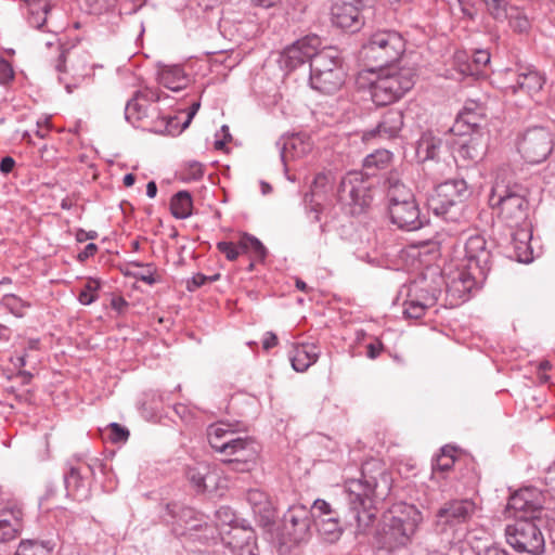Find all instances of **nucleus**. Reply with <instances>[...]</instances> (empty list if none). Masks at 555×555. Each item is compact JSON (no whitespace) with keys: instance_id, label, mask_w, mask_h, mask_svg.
Segmentation results:
<instances>
[{"instance_id":"nucleus-1","label":"nucleus","mask_w":555,"mask_h":555,"mask_svg":"<svg viewBox=\"0 0 555 555\" xmlns=\"http://www.w3.org/2000/svg\"><path fill=\"white\" fill-rule=\"evenodd\" d=\"M391 487V475L377 459H370L362 464L360 478L346 480L345 495L350 519L357 524L360 532H365L374 524L376 503L388 496Z\"/></svg>"},{"instance_id":"nucleus-2","label":"nucleus","mask_w":555,"mask_h":555,"mask_svg":"<svg viewBox=\"0 0 555 555\" xmlns=\"http://www.w3.org/2000/svg\"><path fill=\"white\" fill-rule=\"evenodd\" d=\"M466 264L454 275L449 289L464 297L486 281L492 267V245L480 233L468 235L464 243Z\"/></svg>"},{"instance_id":"nucleus-3","label":"nucleus","mask_w":555,"mask_h":555,"mask_svg":"<svg viewBox=\"0 0 555 555\" xmlns=\"http://www.w3.org/2000/svg\"><path fill=\"white\" fill-rule=\"evenodd\" d=\"M412 506H396L386 512L375 534L377 555H406V547L416 529Z\"/></svg>"},{"instance_id":"nucleus-4","label":"nucleus","mask_w":555,"mask_h":555,"mask_svg":"<svg viewBox=\"0 0 555 555\" xmlns=\"http://www.w3.org/2000/svg\"><path fill=\"white\" fill-rule=\"evenodd\" d=\"M388 198V215L392 224L404 231L421 229L426 219L421 216L414 194L399 178L390 172L385 181Z\"/></svg>"},{"instance_id":"nucleus-5","label":"nucleus","mask_w":555,"mask_h":555,"mask_svg":"<svg viewBox=\"0 0 555 555\" xmlns=\"http://www.w3.org/2000/svg\"><path fill=\"white\" fill-rule=\"evenodd\" d=\"M160 96L159 90L155 88L144 87L135 91L125 107L127 121L157 133H170V127L176 117L162 113L157 106Z\"/></svg>"},{"instance_id":"nucleus-6","label":"nucleus","mask_w":555,"mask_h":555,"mask_svg":"<svg viewBox=\"0 0 555 555\" xmlns=\"http://www.w3.org/2000/svg\"><path fill=\"white\" fill-rule=\"evenodd\" d=\"M415 69L409 66L379 67L369 83V90L373 103L377 106H386L400 100L415 83Z\"/></svg>"},{"instance_id":"nucleus-7","label":"nucleus","mask_w":555,"mask_h":555,"mask_svg":"<svg viewBox=\"0 0 555 555\" xmlns=\"http://www.w3.org/2000/svg\"><path fill=\"white\" fill-rule=\"evenodd\" d=\"M340 52L333 47L320 50L310 63V86L326 94L340 89L345 81Z\"/></svg>"},{"instance_id":"nucleus-8","label":"nucleus","mask_w":555,"mask_h":555,"mask_svg":"<svg viewBox=\"0 0 555 555\" xmlns=\"http://www.w3.org/2000/svg\"><path fill=\"white\" fill-rule=\"evenodd\" d=\"M526 190L519 184L496 181L489 196L490 205L499 210L500 218L509 227H517L527 219L529 203Z\"/></svg>"},{"instance_id":"nucleus-9","label":"nucleus","mask_w":555,"mask_h":555,"mask_svg":"<svg viewBox=\"0 0 555 555\" xmlns=\"http://www.w3.org/2000/svg\"><path fill=\"white\" fill-rule=\"evenodd\" d=\"M405 51V40L396 30L380 29L373 33L362 46V57L378 67L395 65Z\"/></svg>"},{"instance_id":"nucleus-10","label":"nucleus","mask_w":555,"mask_h":555,"mask_svg":"<svg viewBox=\"0 0 555 555\" xmlns=\"http://www.w3.org/2000/svg\"><path fill=\"white\" fill-rule=\"evenodd\" d=\"M467 185L464 180H450L439 184L428 198V208L446 221L456 222L463 217L464 195Z\"/></svg>"},{"instance_id":"nucleus-11","label":"nucleus","mask_w":555,"mask_h":555,"mask_svg":"<svg viewBox=\"0 0 555 555\" xmlns=\"http://www.w3.org/2000/svg\"><path fill=\"white\" fill-rule=\"evenodd\" d=\"M507 543L517 552L540 555L544 551V537L533 518L515 519L505 528Z\"/></svg>"},{"instance_id":"nucleus-12","label":"nucleus","mask_w":555,"mask_h":555,"mask_svg":"<svg viewBox=\"0 0 555 555\" xmlns=\"http://www.w3.org/2000/svg\"><path fill=\"white\" fill-rule=\"evenodd\" d=\"M478 509L472 499H454L444 502L436 513V529L440 532L452 530L468 522Z\"/></svg>"},{"instance_id":"nucleus-13","label":"nucleus","mask_w":555,"mask_h":555,"mask_svg":"<svg viewBox=\"0 0 555 555\" xmlns=\"http://www.w3.org/2000/svg\"><path fill=\"white\" fill-rule=\"evenodd\" d=\"M554 146L553 134L544 127L529 128L518 143V151L531 164H539L547 158Z\"/></svg>"},{"instance_id":"nucleus-14","label":"nucleus","mask_w":555,"mask_h":555,"mask_svg":"<svg viewBox=\"0 0 555 555\" xmlns=\"http://www.w3.org/2000/svg\"><path fill=\"white\" fill-rule=\"evenodd\" d=\"M320 46L321 39L317 35H309L296 40L280 53L278 60L280 67L291 73L306 62L312 63V59L320 52Z\"/></svg>"},{"instance_id":"nucleus-15","label":"nucleus","mask_w":555,"mask_h":555,"mask_svg":"<svg viewBox=\"0 0 555 555\" xmlns=\"http://www.w3.org/2000/svg\"><path fill=\"white\" fill-rule=\"evenodd\" d=\"M361 171H350L343 177L337 195L341 204L354 207L352 212H360L371 203L370 188Z\"/></svg>"},{"instance_id":"nucleus-16","label":"nucleus","mask_w":555,"mask_h":555,"mask_svg":"<svg viewBox=\"0 0 555 555\" xmlns=\"http://www.w3.org/2000/svg\"><path fill=\"white\" fill-rule=\"evenodd\" d=\"M364 0H334L331 8L332 22L339 28L358 30L364 24Z\"/></svg>"},{"instance_id":"nucleus-17","label":"nucleus","mask_w":555,"mask_h":555,"mask_svg":"<svg viewBox=\"0 0 555 555\" xmlns=\"http://www.w3.org/2000/svg\"><path fill=\"white\" fill-rule=\"evenodd\" d=\"M543 507L542 491L535 487H525L509 496L507 502L508 512H513L516 519L529 517L534 518V514Z\"/></svg>"},{"instance_id":"nucleus-18","label":"nucleus","mask_w":555,"mask_h":555,"mask_svg":"<svg viewBox=\"0 0 555 555\" xmlns=\"http://www.w3.org/2000/svg\"><path fill=\"white\" fill-rule=\"evenodd\" d=\"M207 438L210 447L223 455L235 448V444L245 441L249 437L237 435L236 425L234 424L217 422L208 426Z\"/></svg>"},{"instance_id":"nucleus-19","label":"nucleus","mask_w":555,"mask_h":555,"mask_svg":"<svg viewBox=\"0 0 555 555\" xmlns=\"http://www.w3.org/2000/svg\"><path fill=\"white\" fill-rule=\"evenodd\" d=\"M488 140L482 134L462 139L454 151V159L460 167L469 168L478 164L487 153Z\"/></svg>"},{"instance_id":"nucleus-20","label":"nucleus","mask_w":555,"mask_h":555,"mask_svg":"<svg viewBox=\"0 0 555 555\" xmlns=\"http://www.w3.org/2000/svg\"><path fill=\"white\" fill-rule=\"evenodd\" d=\"M24 527V511L21 504L8 502L0 507V543L16 540Z\"/></svg>"},{"instance_id":"nucleus-21","label":"nucleus","mask_w":555,"mask_h":555,"mask_svg":"<svg viewBox=\"0 0 555 555\" xmlns=\"http://www.w3.org/2000/svg\"><path fill=\"white\" fill-rule=\"evenodd\" d=\"M403 125V112L397 108L388 109L375 128L363 132L362 140L367 142L376 137L384 139L396 138Z\"/></svg>"},{"instance_id":"nucleus-22","label":"nucleus","mask_w":555,"mask_h":555,"mask_svg":"<svg viewBox=\"0 0 555 555\" xmlns=\"http://www.w3.org/2000/svg\"><path fill=\"white\" fill-rule=\"evenodd\" d=\"M310 511L302 505H295L284 514V528L295 542H299L308 534L312 519Z\"/></svg>"},{"instance_id":"nucleus-23","label":"nucleus","mask_w":555,"mask_h":555,"mask_svg":"<svg viewBox=\"0 0 555 555\" xmlns=\"http://www.w3.org/2000/svg\"><path fill=\"white\" fill-rule=\"evenodd\" d=\"M258 455V443L248 438L223 454V462L233 464L240 472L249 470Z\"/></svg>"},{"instance_id":"nucleus-24","label":"nucleus","mask_w":555,"mask_h":555,"mask_svg":"<svg viewBox=\"0 0 555 555\" xmlns=\"http://www.w3.org/2000/svg\"><path fill=\"white\" fill-rule=\"evenodd\" d=\"M289 346L288 359L292 367L299 373L306 372L321 354L320 347L314 343H291Z\"/></svg>"},{"instance_id":"nucleus-25","label":"nucleus","mask_w":555,"mask_h":555,"mask_svg":"<svg viewBox=\"0 0 555 555\" xmlns=\"http://www.w3.org/2000/svg\"><path fill=\"white\" fill-rule=\"evenodd\" d=\"M246 500L260 526L267 527L273 524L275 511L264 491L260 489H250L246 493Z\"/></svg>"},{"instance_id":"nucleus-26","label":"nucleus","mask_w":555,"mask_h":555,"mask_svg":"<svg viewBox=\"0 0 555 555\" xmlns=\"http://www.w3.org/2000/svg\"><path fill=\"white\" fill-rule=\"evenodd\" d=\"M83 469L91 473V466H70L69 470L64 475L65 489L67 495L74 500L83 501L90 495L89 481L83 477Z\"/></svg>"},{"instance_id":"nucleus-27","label":"nucleus","mask_w":555,"mask_h":555,"mask_svg":"<svg viewBox=\"0 0 555 555\" xmlns=\"http://www.w3.org/2000/svg\"><path fill=\"white\" fill-rule=\"evenodd\" d=\"M157 80L162 86L175 92L186 88L191 81L181 65L159 66Z\"/></svg>"},{"instance_id":"nucleus-28","label":"nucleus","mask_w":555,"mask_h":555,"mask_svg":"<svg viewBox=\"0 0 555 555\" xmlns=\"http://www.w3.org/2000/svg\"><path fill=\"white\" fill-rule=\"evenodd\" d=\"M545 83V77L535 68L528 66L520 68L516 85L509 86L514 93L521 90L529 95L539 92Z\"/></svg>"},{"instance_id":"nucleus-29","label":"nucleus","mask_w":555,"mask_h":555,"mask_svg":"<svg viewBox=\"0 0 555 555\" xmlns=\"http://www.w3.org/2000/svg\"><path fill=\"white\" fill-rule=\"evenodd\" d=\"M442 141L431 133H424L416 147V154L422 160L436 159L439 156Z\"/></svg>"},{"instance_id":"nucleus-30","label":"nucleus","mask_w":555,"mask_h":555,"mask_svg":"<svg viewBox=\"0 0 555 555\" xmlns=\"http://www.w3.org/2000/svg\"><path fill=\"white\" fill-rule=\"evenodd\" d=\"M530 237V233L525 230L518 231L513 235L514 255L519 262L529 263L533 260V253L529 245Z\"/></svg>"},{"instance_id":"nucleus-31","label":"nucleus","mask_w":555,"mask_h":555,"mask_svg":"<svg viewBox=\"0 0 555 555\" xmlns=\"http://www.w3.org/2000/svg\"><path fill=\"white\" fill-rule=\"evenodd\" d=\"M240 248L256 261H263L268 254L264 245L256 236L247 233L240 236Z\"/></svg>"},{"instance_id":"nucleus-32","label":"nucleus","mask_w":555,"mask_h":555,"mask_svg":"<svg viewBox=\"0 0 555 555\" xmlns=\"http://www.w3.org/2000/svg\"><path fill=\"white\" fill-rule=\"evenodd\" d=\"M392 160V153L388 150H376L369 154L363 160V169L367 176L374 175L375 170L387 168Z\"/></svg>"},{"instance_id":"nucleus-33","label":"nucleus","mask_w":555,"mask_h":555,"mask_svg":"<svg viewBox=\"0 0 555 555\" xmlns=\"http://www.w3.org/2000/svg\"><path fill=\"white\" fill-rule=\"evenodd\" d=\"M192 197L188 191H179L170 201V210L175 218L186 219L192 215Z\"/></svg>"},{"instance_id":"nucleus-34","label":"nucleus","mask_w":555,"mask_h":555,"mask_svg":"<svg viewBox=\"0 0 555 555\" xmlns=\"http://www.w3.org/2000/svg\"><path fill=\"white\" fill-rule=\"evenodd\" d=\"M52 5L48 0L31 1L29 3V24L36 28H41L47 21V15Z\"/></svg>"},{"instance_id":"nucleus-35","label":"nucleus","mask_w":555,"mask_h":555,"mask_svg":"<svg viewBox=\"0 0 555 555\" xmlns=\"http://www.w3.org/2000/svg\"><path fill=\"white\" fill-rule=\"evenodd\" d=\"M186 477L197 492H204L208 489L207 480L211 478V475L206 465H199L190 467Z\"/></svg>"},{"instance_id":"nucleus-36","label":"nucleus","mask_w":555,"mask_h":555,"mask_svg":"<svg viewBox=\"0 0 555 555\" xmlns=\"http://www.w3.org/2000/svg\"><path fill=\"white\" fill-rule=\"evenodd\" d=\"M440 293L441 292L438 288H425L421 287L418 284H414L410 288L409 294L413 298L418 299V301L424 304L425 307L430 308L437 304Z\"/></svg>"},{"instance_id":"nucleus-37","label":"nucleus","mask_w":555,"mask_h":555,"mask_svg":"<svg viewBox=\"0 0 555 555\" xmlns=\"http://www.w3.org/2000/svg\"><path fill=\"white\" fill-rule=\"evenodd\" d=\"M454 449H450L448 447H443L441 449V453L436 456V459L433 462V472H441L447 473L449 472L455 464V457H454Z\"/></svg>"},{"instance_id":"nucleus-38","label":"nucleus","mask_w":555,"mask_h":555,"mask_svg":"<svg viewBox=\"0 0 555 555\" xmlns=\"http://www.w3.org/2000/svg\"><path fill=\"white\" fill-rule=\"evenodd\" d=\"M230 545L234 555H259L256 537L254 535L253 531L247 532L241 544L230 543Z\"/></svg>"},{"instance_id":"nucleus-39","label":"nucleus","mask_w":555,"mask_h":555,"mask_svg":"<svg viewBox=\"0 0 555 555\" xmlns=\"http://www.w3.org/2000/svg\"><path fill=\"white\" fill-rule=\"evenodd\" d=\"M51 550L43 543L36 541H22L15 555H50Z\"/></svg>"},{"instance_id":"nucleus-40","label":"nucleus","mask_w":555,"mask_h":555,"mask_svg":"<svg viewBox=\"0 0 555 555\" xmlns=\"http://www.w3.org/2000/svg\"><path fill=\"white\" fill-rule=\"evenodd\" d=\"M1 305L5 307L12 314L17 318L24 317V309L29 307L28 304L23 301L14 294H7L1 299Z\"/></svg>"},{"instance_id":"nucleus-41","label":"nucleus","mask_w":555,"mask_h":555,"mask_svg":"<svg viewBox=\"0 0 555 555\" xmlns=\"http://www.w3.org/2000/svg\"><path fill=\"white\" fill-rule=\"evenodd\" d=\"M427 309L424 304L409 294V298L404 302L403 314L409 319H421Z\"/></svg>"},{"instance_id":"nucleus-42","label":"nucleus","mask_w":555,"mask_h":555,"mask_svg":"<svg viewBox=\"0 0 555 555\" xmlns=\"http://www.w3.org/2000/svg\"><path fill=\"white\" fill-rule=\"evenodd\" d=\"M99 288L100 283L98 281H88L78 295L79 302L85 306L91 305L98 298L96 292Z\"/></svg>"},{"instance_id":"nucleus-43","label":"nucleus","mask_w":555,"mask_h":555,"mask_svg":"<svg viewBox=\"0 0 555 555\" xmlns=\"http://www.w3.org/2000/svg\"><path fill=\"white\" fill-rule=\"evenodd\" d=\"M315 528L321 535H324L331 541L338 539L341 532L339 519L327 522H320V526H317Z\"/></svg>"},{"instance_id":"nucleus-44","label":"nucleus","mask_w":555,"mask_h":555,"mask_svg":"<svg viewBox=\"0 0 555 555\" xmlns=\"http://www.w3.org/2000/svg\"><path fill=\"white\" fill-rule=\"evenodd\" d=\"M217 249L225 256V258L230 261H234L237 259L240 255H242V250L240 248V240L237 243L233 242H218Z\"/></svg>"},{"instance_id":"nucleus-45","label":"nucleus","mask_w":555,"mask_h":555,"mask_svg":"<svg viewBox=\"0 0 555 555\" xmlns=\"http://www.w3.org/2000/svg\"><path fill=\"white\" fill-rule=\"evenodd\" d=\"M108 439L114 443L126 442L129 437V430L118 423H111L107 427Z\"/></svg>"},{"instance_id":"nucleus-46","label":"nucleus","mask_w":555,"mask_h":555,"mask_svg":"<svg viewBox=\"0 0 555 555\" xmlns=\"http://www.w3.org/2000/svg\"><path fill=\"white\" fill-rule=\"evenodd\" d=\"M487 5L489 13L495 20H503L506 16V3L505 0H482Z\"/></svg>"},{"instance_id":"nucleus-47","label":"nucleus","mask_w":555,"mask_h":555,"mask_svg":"<svg viewBox=\"0 0 555 555\" xmlns=\"http://www.w3.org/2000/svg\"><path fill=\"white\" fill-rule=\"evenodd\" d=\"M204 175L203 165L196 162L190 163L183 172V179L186 181H197Z\"/></svg>"},{"instance_id":"nucleus-48","label":"nucleus","mask_w":555,"mask_h":555,"mask_svg":"<svg viewBox=\"0 0 555 555\" xmlns=\"http://www.w3.org/2000/svg\"><path fill=\"white\" fill-rule=\"evenodd\" d=\"M309 511L311 513L310 514L311 519H315L321 516H327L326 515L327 513L334 512L332 509L331 505L326 501L320 500V499L314 501L312 508Z\"/></svg>"},{"instance_id":"nucleus-49","label":"nucleus","mask_w":555,"mask_h":555,"mask_svg":"<svg viewBox=\"0 0 555 555\" xmlns=\"http://www.w3.org/2000/svg\"><path fill=\"white\" fill-rule=\"evenodd\" d=\"M216 519L221 525H232L235 521V514L229 506H221L216 511Z\"/></svg>"},{"instance_id":"nucleus-50","label":"nucleus","mask_w":555,"mask_h":555,"mask_svg":"<svg viewBox=\"0 0 555 555\" xmlns=\"http://www.w3.org/2000/svg\"><path fill=\"white\" fill-rule=\"evenodd\" d=\"M14 78V72L11 64L0 57V85H5Z\"/></svg>"},{"instance_id":"nucleus-51","label":"nucleus","mask_w":555,"mask_h":555,"mask_svg":"<svg viewBox=\"0 0 555 555\" xmlns=\"http://www.w3.org/2000/svg\"><path fill=\"white\" fill-rule=\"evenodd\" d=\"M384 350V345L380 339L375 338L374 341L370 343L366 346V356L367 358L374 360L376 359L382 351Z\"/></svg>"},{"instance_id":"nucleus-52","label":"nucleus","mask_w":555,"mask_h":555,"mask_svg":"<svg viewBox=\"0 0 555 555\" xmlns=\"http://www.w3.org/2000/svg\"><path fill=\"white\" fill-rule=\"evenodd\" d=\"M208 282V276L202 273L195 274L191 281L188 282V289L193 292Z\"/></svg>"},{"instance_id":"nucleus-53","label":"nucleus","mask_w":555,"mask_h":555,"mask_svg":"<svg viewBox=\"0 0 555 555\" xmlns=\"http://www.w3.org/2000/svg\"><path fill=\"white\" fill-rule=\"evenodd\" d=\"M473 62L479 66H486L490 63V53L487 50H477L473 55Z\"/></svg>"},{"instance_id":"nucleus-54","label":"nucleus","mask_w":555,"mask_h":555,"mask_svg":"<svg viewBox=\"0 0 555 555\" xmlns=\"http://www.w3.org/2000/svg\"><path fill=\"white\" fill-rule=\"evenodd\" d=\"M297 145H300L301 146V151L300 153L304 154L306 153V146L304 145V143L298 139V138H294L292 140H289L285 145H284V149L281 153V157L283 160H285L286 158V155L288 153V150L289 147L296 150L297 149Z\"/></svg>"},{"instance_id":"nucleus-55","label":"nucleus","mask_w":555,"mask_h":555,"mask_svg":"<svg viewBox=\"0 0 555 555\" xmlns=\"http://www.w3.org/2000/svg\"><path fill=\"white\" fill-rule=\"evenodd\" d=\"M279 343L278 336L273 332H267L262 339V348L264 350H270L275 347Z\"/></svg>"},{"instance_id":"nucleus-56","label":"nucleus","mask_w":555,"mask_h":555,"mask_svg":"<svg viewBox=\"0 0 555 555\" xmlns=\"http://www.w3.org/2000/svg\"><path fill=\"white\" fill-rule=\"evenodd\" d=\"M96 251H98V246L94 243H89L88 245H86L83 250H81L79 253L78 259H79V261H85L88 258L94 256Z\"/></svg>"},{"instance_id":"nucleus-57","label":"nucleus","mask_w":555,"mask_h":555,"mask_svg":"<svg viewBox=\"0 0 555 555\" xmlns=\"http://www.w3.org/2000/svg\"><path fill=\"white\" fill-rule=\"evenodd\" d=\"M15 166V160L11 156H5L0 162V170L2 173H10Z\"/></svg>"},{"instance_id":"nucleus-58","label":"nucleus","mask_w":555,"mask_h":555,"mask_svg":"<svg viewBox=\"0 0 555 555\" xmlns=\"http://www.w3.org/2000/svg\"><path fill=\"white\" fill-rule=\"evenodd\" d=\"M147 271L144 274H141L138 279L145 282L149 285H154L157 280L154 274V270L152 264H146Z\"/></svg>"},{"instance_id":"nucleus-59","label":"nucleus","mask_w":555,"mask_h":555,"mask_svg":"<svg viewBox=\"0 0 555 555\" xmlns=\"http://www.w3.org/2000/svg\"><path fill=\"white\" fill-rule=\"evenodd\" d=\"M199 107H201V103L199 102H194L191 105V107L189 108V112H188L186 119H185V121L182 125V130L189 127V125L191 124L192 119L194 118V116L198 112Z\"/></svg>"},{"instance_id":"nucleus-60","label":"nucleus","mask_w":555,"mask_h":555,"mask_svg":"<svg viewBox=\"0 0 555 555\" xmlns=\"http://www.w3.org/2000/svg\"><path fill=\"white\" fill-rule=\"evenodd\" d=\"M545 483L555 491V462L545 472Z\"/></svg>"},{"instance_id":"nucleus-61","label":"nucleus","mask_w":555,"mask_h":555,"mask_svg":"<svg viewBox=\"0 0 555 555\" xmlns=\"http://www.w3.org/2000/svg\"><path fill=\"white\" fill-rule=\"evenodd\" d=\"M98 233L95 231H85L82 229L77 231L76 238L78 242H85L87 240H95Z\"/></svg>"},{"instance_id":"nucleus-62","label":"nucleus","mask_w":555,"mask_h":555,"mask_svg":"<svg viewBox=\"0 0 555 555\" xmlns=\"http://www.w3.org/2000/svg\"><path fill=\"white\" fill-rule=\"evenodd\" d=\"M479 555H508L507 552L498 545L486 547Z\"/></svg>"},{"instance_id":"nucleus-63","label":"nucleus","mask_w":555,"mask_h":555,"mask_svg":"<svg viewBox=\"0 0 555 555\" xmlns=\"http://www.w3.org/2000/svg\"><path fill=\"white\" fill-rule=\"evenodd\" d=\"M326 515L327 516H321L319 518L312 519V522L314 524V526L315 527L320 526V522H327V521H333V520L338 519V515L335 511L332 513H327Z\"/></svg>"},{"instance_id":"nucleus-64","label":"nucleus","mask_w":555,"mask_h":555,"mask_svg":"<svg viewBox=\"0 0 555 555\" xmlns=\"http://www.w3.org/2000/svg\"><path fill=\"white\" fill-rule=\"evenodd\" d=\"M475 102L466 103L463 111L460 113L459 118H465L466 116L470 115L472 113H475L476 107Z\"/></svg>"}]
</instances>
